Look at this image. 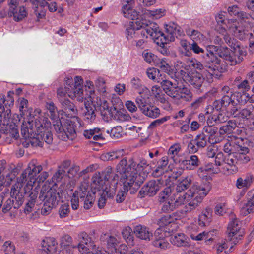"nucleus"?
I'll return each instance as SVG.
<instances>
[{
    "instance_id": "f257e3e1",
    "label": "nucleus",
    "mask_w": 254,
    "mask_h": 254,
    "mask_svg": "<svg viewBox=\"0 0 254 254\" xmlns=\"http://www.w3.org/2000/svg\"><path fill=\"white\" fill-rule=\"evenodd\" d=\"M165 29V33H163L155 23H150L148 25L140 21H136L135 23L132 22L126 29V36L131 43L140 37L147 38L149 35L152 39L160 40L162 43H167L174 41L176 37L181 35L180 27L174 23L166 24Z\"/></svg>"
},
{
    "instance_id": "f03ea898",
    "label": "nucleus",
    "mask_w": 254,
    "mask_h": 254,
    "mask_svg": "<svg viewBox=\"0 0 254 254\" xmlns=\"http://www.w3.org/2000/svg\"><path fill=\"white\" fill-rule=\"evenodd\" d=\"M51 123L47 117L41 116L33 120L27 119L21 126V134L25 139L27 147H42L44 142L50 144L53 141L50 131Z\"/></svg>"
},
{
    "instance_id": "7ed1b4c3",
    "label": "nucleus",
    "mask_w": 254,
    "mask_h": 254,
    "mask_svg": "<svg viewBox=\"0 0 254 254\" xmlns=\"http://www.w3.org/2000/svg\"><path fill=\"white\" fill-rule=\"evenodd\" d=\"M66 94L72 99H76L79 102L83 101V80L81 77L76 76L74 82L72 78H66L65 87H59L57 91V98L64 115L68 118H72L75 116L77 110L74 104L67 98Z\"/></svg>"
},
{
    "instance_id": "20e7f679",
    "label": "nucleus",
    "mask_w": 254,
    "mask_h": 254,
    "mask_svg": "<svg viewBox=\"0 0 254 254\" xmlns=\"http://www.w3.org/2000/svg\"><path fill=\"white\" fill-rule=\"evenodd\" d=\"M127 165V160L126 158L123 159L117 165L116 170L121 175L120 182L123 183V190H129L132 189L134 191L143 182L144 177L130 170Z\"/></svg>"
},
{
    "instance_id": "39448f33",
    "label": "nucleus",
    "mask_w": 254,
    "mask_h": 254,
    "mask_svg": "<svg viewBox=\"0 0 254 254\" xmlns=\"http://www.w3.org/2000/svg\"><path fill=\"white\" fill-rule=\"evenodd\" d=\"M222 98L220 100H216L214 101L212 105H208L205 109L206 114L212 113L214 109L217 111L228 110L229 113H234L236 110L234 106L237 104L235 102L236 94L232 90H231L228 86H223L220 92Z\"/></svg>"
},
{
    "instance_id": "423d86ee",
    "label": "nucleus",
    "mask_w": 254,
    "mask_h": 254,
    "mask_svg": "<svg viewBox=\"0 0 254 254\" xmlns=\"http://www.w3.org/2000/svg\"><path fill=\"white\" fill-rule=\"evenodd\" d=\"M117 176L115 175L114 177V181L113 184V187L108 188V187L104 188L105 184V181H104L100 174L94 175L92 177V186L94 189L99 191L100 197L98 199V206L99 208L101 209L105 206L107 197L113 198L117 188Z\"/></svg>"
},
{
    "instance_id": "0eeeda50",
    "label": "nucleus",
    "mask_w": 254,
    "mask_h": 254,
    "mask_svg": "<svg viewBox=\"0 0 254 254\" xmlns=\"http://www.w3.org/2000/svg\"><path fill=\"white\" fill-rule=\"evenodd\" d=\"M42 166L36 165L34 162L29 163L27 167L22 172L17 181L23 185H25V192L33 188L36 183L37 175L42 170Z\"/></svg>"
},
{
    "instance_id": "6e6552de",
    "label": "nucleus",
    "mask_w": 254,
    "mask_h": 254,
    "mask_svg": "<svg viewBox=\"0 0 254 254\" xmlns=\"http://www.w3.org/2000/svg\"><path fill=\"white\" fill-rule=\"evenodd\" d=\"M230 50L227 47H221L217 49L218 56L223 58L227 64L235 65L240 63L243 60L245 55V52L241 49L240 47L233 49Z\"/></svg>"
},
{
    "instance_id": "1a4fd4ad",
    "label": "nucleus",
    "mask_w": 254,
    "mask_h": 254,
    "mask_svg": "<svg viewBox=\"0 0 254 254\" xmlns=\"http://www.w3.org/2000/svg\"><path fill=\"white\" fill-rule=\"evenodd\" d=\"M54 127L58 137L63 140H72L76 136V126L72 121L67 120L63 126L60 121H57Z\"/></svg>"
},
{
    "instance_id": "9d476101",
    "label": "nucleus",
    "mask_w": 254,
    "mask_h": 254,
    "mask_svg": "<svg viewBox=\"0 0 254 254\" xmlns=\"http://www.w3.org/2000/svg\"><path fill=\"white\" fill-rule=\"evenodd\" d=\"M127 166L130 170H132L138 175L144 177V179L152 170L150 164L148 163L147 160L143 158L140 159L138 161H135L133 158H131L127 161Z\"/></svg>"
},
{
    "instance_id": "9b49d317",
    "label": "nucleus",
    "mask_w": 254,
    "mask_h": 254,
    "mask_svg": "<svg viewBox=\"0 0 254 254\" xmlns=\"http://www.w3.org/2000/svg\"><path fill=\"white\" fill-rule=\"evenodd\" d=\"M171 194L172 190L170 187H166L159 193L158 200L161 205V210L164 212H170L176 208L173 203Z\"/></svg>"
},
{
    "instance_id": "f8f14e48",
    "label": "nucleus",
    "mask_w": 254,
    "mask_h": 254,
    "mask_svg": "<svg viewBox=\"0 0 254 254\" xmlns=\"http://www.w3.org/2000/svg\"><path fill=\"white\" fill-rule=\"evenodd\" d=\"M57 191L55 189L44 185L41 190L39 199L48 205H56L57 203Z\"/></svg>"
},
{
    "instance_id": "ddd939ff",
    "label": "nucleus",
    "mask_w": 254,
    "mask_h": 254,
    "mask_svg": "<svg viewBox=\"0 0 254 254\" xmlns=\"http://www.w3.org/2000/svg\"><path fill=\"white\" fill-rule=\"evenodd\" d=\"M212 189L211 184L210 182L205 180L200 185H194L190 189L189 194L195 195L203 200V198L208 194Z\"/></svg>"
},
{
    "instance_id": "4468645a",
    "label": "nucleus",
    "mask_w": 254,
    "mask_h": 254,
    "mask_svg": "<svg viewBox=\"0 0 254 254\" xmlns=\"http://www.w3.org/2000/svg\"><path fill=\"white\" fill-rule=\"evenodd\" d=\"M72 238L68 234L62 236L60 240L61 250L58 254H73V251L76 250V246L72 245Z\"/></svg>"
},
{
    "instance_id": "2eb2a0df",
    "label": "nucleus",
    "mask_w": 254,
    "mask_h": 254,
    "mask_svg": "<svg viewBox=\"0 0 254 254\" xmlns=\"http://www.w3.org/2000/svg\"><path fill=\"white\" fill-rule=\"evenodd\" d=\"M163 179L152 180L146 183L140 191V193L149 196L154 195L160 189L161 185L164 184Z\"/></svg>"
},
{
    "instance_id": "dca6fc26",
    "label": "nucleus",
    "mask_w": 254,
    "mask_h": 254,
    "mask_svg": "<svg viewBox=\"0 0 254 254\" xmlns=\"http://www.w3.org/2000/svg\"><path fill=\"white\" fill-rule=\"evenodd\" d=\"M228 238L233 243L236 244L241 239L242 233L240 232V226L237 219L232 220L228 226Z\"/></svg>"
},
{
    "instance_id": "f3484780",
    "label": "nucleus",
    "mask_w": 254,
    "mask_h": 254,
    "mask_svg": "<svg viewBox=\"0 0 254 254\" xmlns=\"http://www.w3.org/2000/svg\"><path fill=\"white\" fill-rule=\"evenodd\" d=\"M78 237L79 243L77 245H76V250L80 252L85 253L87 251V247L91 248L95 247V245L94 244L91 238L89 236L87 233L81 232L79 233Z\"/></svg>"
},
{
    "instance_id": "a211bd4d",
    "label": "nucleus",
    "mask_w": 254,
    "mask_h": 254,
    "mask_svg": "<svg viewBox=\"0 0 254 254\" xmlns=\"http://www.w3.org/2000/svg\"><path fill=\"white\" fill-rule=\"evenodd\" d=\"M157 80V83H160L166 94L172 98L173 95L175 94V92H176V90L179 86L178 84L167 79L165 77V75L163 77L158 78Z\"/></svg>"
},
{
    "instance_id": "6ab92c4d",
    "label": "nucleus",
    "mask_w": 254,
    "mask_h": 254,
    "mask_svg": "<svg viewBox=\"0 0 254 254\" xmlns=\"http://www.w3.org/2000/svg\"><path fill=\"white\" fill-rule=\"evenodd\" d=\"M238 23L236 21L232 19L229 20L227 21V27L230 32L232 33L235 36L242 40L245 38L247 31L244 30L242 27L238 26ZM250 26L251 25L249 23L248 29H249ZM248 31H249V29H248Z\"/></svg>"
},
{
    "instance_id": "aec40b11",
    "label": "nucleus",
    "mask_w": 254,
    "mask_h": 254,
    "mask_svg": "<svg viewBox=\"0 0 254 254\" xmlns=\"http://www.w3.org/2000/svg\"><path fill=\"white\" fill-rule=\"evenodd\" d=\"M167 232L161 228L157 229L155 232L153 245L161 249H166L169 246L166 238Z\"/></svg>"
},
{
    "instance_id": "412c9836",
    "label": "nucleus",
    "mask_w": 254,
    "mask_h": 254,
    "mask_svg": "<svg viewBox=\"0 0 254 254\" xmlns=\"http://www.w3.org/2000/svg\"><path fill=\"white\" fill-rule=\"evenodd\" d=\"M247 201L241 209V214L246 216L254 212V189L248 191L246 195Z\"/></svg>"
},
{
    "instance_id": "4be33fe9",
    "label": "nucleus",
    "mask_w": 254,
    "mask_h": 254,
    "mask_svg": "<svg viewBox=\"0 0 254 254\" xmlns=\"http://www.w3.org/2000/svg\"><path fill=\"white\" fill-rule=\"evenodd\" d=\"M218 128L213 125L205 126L202 130V133H206L209 136L208 141L210 144H214L220 142L222 140V137L218 136L217 132Z\"/></svg>"
},
{
    "instance_id": "5701e85b",
    "label": "nucleus",
    "mask_w": 254,
    "mask_h": 254,
    "mask_svg": "<svg viewBox=\"0 0 254 254\" xmlns=\"http://www.w3.org/2000/svg\"><path fill=\"white\" fill-rule=\"evenodd\" d=\"M223 169L230 174H233L238 171L237 159L234 152L226 154Z\"/></svg>"
},
{
    "instance_id": "b1692460",
    "label": "nucleus",
    "mask_w": 254,
    "mask_h": 254,
    "mask_svg": "<svg viewBox=\"0 0 254 254\" xmlns=\"http://www.w3.org/2000/svg\"><path fill=\"white\" fill-rule=\"evenodd\" d=\"M84 105L85 110L83 113L84 120L87 123L91 124L94 122L96 119V115L95 112L96 108L94 106H91L89 101L86 98Z\"/></svg>"
},
{
    "instance_id": "393cba45",
    "label": "nucleus",
    "mask_w": 254,
    "mask_h": 254,
    "mask_svg": "<svg viewBox=\"0 0 254 254\" xmlns=\"http://www.w3.org/2000/svg\"><path fill=\"white\" fill-rule=\"evenodd\" d=\"M175 94L172 98L177 100L190 101L192 98V94L190 90L185 86H178Z\"/></svg>"
},
{
    "instance_id": "a878e982",
    "label": "nucleus",
    "mask_w": 254,
    "mask_h": 254,
    "mask_svg": "<svg viewBox=\"0 0 254 254\" xmlns=\"http://www.w3.org/2000/svg\"><path fill=\"white\" fill-rule=\"evenodd\" d=\"M188 238L183 233H179L171 236V243L177 247H188L190 245Z\"/></svg>"
},
{
    "instance_id": "bb28decb",
    "label": "nucleus",
    "mask_w": 254,
    "mask_h": 254,
    "mask_svg": "<svg viewBox=\"0 0 254 254\" xmlns=\"http://www.w3.org/2000/svg\"><path fill=\"white\" fill-rule=\"evenodd\" d=\"M58 243L53 237H46L41 242L43 250L47 254L54 253L57 248Z\"/></svg>"
},
{
    "instance_id": "cd10ccee",
    "label": "nucleus",
    "mask_w": 254,
    "mask_h": 254,
    "mask_svg": "<svg viewBox=\"0 0 254 254\" xmlns=\"http://www.w3.org/2000/svg\"><path fill=\"white\" fill-rule=\"evenodd\" d=\"M139 95L135 99L139 109L142 111L147 106H148V99L150 96V91L147 88H143V91L139 93Z\"/></svg>"
},
{
    "instance_id": "c85d7f7f",
    "label": "nucleus",
    "mask_w": 254,
    "mask_h": 254,
    "mask_svg": "<svg viewBox=\"0 0 254 254\" xmlns=\"http://www.w3.org/2000/svg\"><path fill=\"white\" fill-rule=\"evenodd\" d=\"M97 174H100L101 177H102V179L105 181V184L104 185V188L106 187H107V186L109 185V183H110L109 185V188H110V186L113 188V184L114 181V177L115 175L117 176V179L116 180L117 181V185L118 184V181L119 177L118 175L115 174L113 172L112 169L111 167H107L106 168L105 170L102 172V173L101 174L100 173H96L94 175H96Z\"/></svg>"
},
{
    "instance_id": "c756f323",
    "label": "nucleus",
    "mask_w": 254,
    "mask_h": 254,
    "mask_svg": "<svg viewBox=\"0 0 254 254\" xmlns=\"http://www.w3.org/2000/svg\"><path fill=\"white\" fill-rule=\"evenodd\" d=\"M187 194L188 196V200L186 202L188 203L185 205L184 209L186 212H190L195 209L199 204L202 202V200L195 195H190L189 191H187Z\"/></svg>"
},
{
    "instance_id": "7c9ffc66",
    "label": "nucleus",
    "mask_w": 254,
    "mask_h": 254,
    "mask_svg": "<svg viewBox=\"0 0 254 254\" xmlns=\"http://www.w3.org/2000/svg\"><path fill=\"white\" fill-rule=\"evenodd\" d=\"M237 152H234L235 158L237 159V165L239 163H247L250 160V158L247 155L249 152L247 147H242L240 145L237 146Z\"/></svg>"
},
{
    "instance_id": "2f4dec72",
    "label": "nucleus",
    "mask_w": 254,
    "mask_h": 254,
    "mask_svg": "<svg viewBox=\"0 0 254 254\" xmlns=\"http://www.w3.org/2000/svg\"><path fill=\"white\" fill-rule=\"evenodd\" d=\"M196 69L202 70V74L205 76L206 79L209 82L212 81L213 76L215 74V67L212 65L207 66L204 68L202 64L197 61L194 67Z\"/></svg>"
},
{
    "instance_id": "473e14b6",
    "label": "nucleus",
    "mask_w": 254,
    "mask_h": 254,
    "mask_svg": "<svg viewBox=\"0 0 254 254\" xmlns=\"http://www.w3.org/2000/svg\"><path fill=\"white\" fill-rule=\"evenodd\" d=\"M182 164L188 170H194L200 165V161L197 155H191L182 161Z\"/></svg>"
},
{
    "instance_id": "72a5a7b5",
    "label": "nucleus",
    "mask_w": 254,
    "mask_h": 254,
    "mask_svg": "<svg viewBox=\"0 0 254 254\" xmlns=\"http://www.w3.org/2000/svg\"><path fill=\"white\" fill-rule=\"evenodd\" d=\"M135 236L142 240H150L152 237V233L146 227L139 225L136 226L134 229Z\"/></svg>"
},
{
    "instance_id": "f704fd0d",
    "label": "nucleus",
    "mask_w": 254,
    "mask_h": 254,
    "mask_svg": "<svg viewBox=\"0 0 254 254\" xmlns=\"http://www.w3.org/2000/svg\"><path fill=\"white\" fill-rule=\"evenodd\" d=\"M103 132V129L96 127L93 129L84 130L83 135L87 139H91L92 138L94 141L102 140L104 139L102 135Z\"/></svg>"
},
{
    "instance_id": "c9c22d12",
    "label": "nucleus",
    "mask_w": 254,
    "mask_h": 254,
    "mask_svg": "<svg viewBox=\"0 0 254 254\" xmlns=\"http://www.w3.org/2000/svg\"><path fill=\"white\" fill-rule=\"evenodd\" d=\"M189 78L188 81L195 88L199 89L206 77L203 74L196 72H193Z\"/></svg>"
},
{
    "instance_id": "e433bc0d",
    "label": "nucleus",
    "mask_w": 254,
    "mask_h": 254,
    "mask_svg": "<svg viewBox=\"0 0 254 254\" xmlns=\"http://www.w3.org/2000/svg\"><path fill=\"white\" fill-rule=\"evenodd\" d=\"M168 164V157L164 156L158 162L157 168L153 171L152 175L154 177H158L162 175L166 172V167Z\"/></svg>"
},
{
    "instance_id": "4c0bfd02",
    "label": "nucleus",
    "mask_w": 254,
    "mask_h": 254,
    "mask_svg": "<svg viewBox=\"0 0 254 254\" xmlns=\"http://www.w3.org/2000/svg\"><path fill=\"white\" fill-rule=\"evenodd\" d=\"M212 210L209 207H207L199 216V225L201 227L208 225L211 221L212 216Z\"/></svg>"
},
{
    "instance_id": "58836bf2",
    "label": "nucleus",
    "mask_w": 254,
    "mask_h": 254,
    "mask_svg": "<svg viewBox=\"0 0 254 254\" xmlns=\"http://www.w3.org/2000/svg\"><path fill=\"white\" fill-rule=\"evenodd\" d=\"M39 189V187L37 186L34 190H32V189L31 190H29L27 191L26 193L28 191L30 192L28 198V202L26 203V210L27 211L30 212L31 211L32 208L34 206L36 200L37 198Z\"/></svg>"
},
{
    "instance_id": "ea45409f",
    "label": "nucleus",
    "mask_w": 254,
    "mask_h": 254,
    "mask_svg": "<svg viewBox=\"0 0 254 254\" xmlns=\"http://www.w3.org/2000/svg\"><path fill=\"white\" fill-rule=\"evenodd\" d=\"M122 12L125 17L132 20L136 19V21H139L138 20L139 12L131 7L129 2H127V4L123 6Z\"/></svg>"
},
{
    "instance_id": "a19ab883",
    "label": "nucleus",
    "mask_w": 254,
    "mask_h": 254,
    "mask_svg": "<svg viewBox=\"0 0 254 254\" xmlns=\"http://www.w3.org/2000/svg\"><path fill=\"white\" fill-rule=\"evenodd\" d=\"M234 107L236 109V110L234 112V113H229L228 112V110L226 111L229 115H232L234 117H240L243 119L246 118L247 119L251 114L253 109L252 107H247L242 109L240 111H238L239 107L237 106V104H235L234 106Z\"/></svg>"
},
{
    "instance_id": "79ce46f5",
    "label": "nucleus",
    "mask_w": 254,
    "mask_h": 254,
    "mask_svg": "<svg viewBox=\"0 0 254 254\" xmlns=\"http://www.w3.org/2000/svg\"><path fill=\"white\" fill-rule=\"evenodd\" d=\"M154 65L168 74L172 72L170 62L166 58H158Z\"/></svg>"
},
{
    "instance_id": "37998d69",
    "label": "nucleus",
    "mask_w": 254,
    "mask_h": 254,
    "mask_svg": "<svg viewBox=\"0 0 254 254\" xmlns=\"http://www.w3.org/2000/svg\"><path fill=\"white\" fill-rule=\"evenodd\" d=\"M188 196L187 192L181 193V192H177L173 195H171V197H172L173 203L175 205V208H176L184 205L188 200Z\"/></svg>"
},
{
    "instance_id": "c03bdc74",
    "label": "nucleus",
    "mask_w": 254,
    "mask_h": 254,
    "mask_svg": "<svg viewBox=\"0 0 254 254\" xmlns=\"http://www.w3.org/2000/svg\"><path fill=\"white\" fill-rule=\"evenodd\" d=\"M141 112L145 116L151 118H156L160 115V109L154 106L150 105L147 106Z\"/></svg>"
},
{
    "instance_id": "a18cd8bd",
    "label": "nucleus",
    "mask_w": 254,
    "mask_h": 254,
    "mask_svg": "<svg viewBox=\"0 0 254 254\" xmlns=\"http://www.w3.org/2000/svg\"><path fill=\"white\" fill-rule=\"evenodd\" d=\"M191 176H187L182 179L177 184L176 187V190L177 192H181L182 191L187 189L192 183Z\"/></svg>"
},
{
    "instance_id": "49530a36",
    "label": "nucleus",
    "mask_w": 254,
    "mask_h": 254,
    "mask_svg": "<svg viewBox=\"0 0 254 254\" xmlns=\"http://www.w3.org/2000/svg\"><path fill=\"white\" fill-rule=\"evenodd\" d=\"M254 180V177L251 174H248L244 179L241 177L238 178L236 185L239 189L249 187Z\"/></svg>"
},
{
    "instance_id": "de8ad7c7",
    "label": "nucleus",
    "mask_w": 254,
    "mask_h": 254,
    "mask_svg": "<svg viewBox=\"0 0 254 254\" xmlns=\"http://www.w3.org/2000/svg\"><path fill=\"white\" fill-rule=\"evenodd\" d=\"M23 185L19 182H17L12 186L10 190V196L15 198L17 201H19L22 198V195L20 193V190L23 187Z\"/></svg>"
},
{
    "instance_id": "09e8293b",
    "label": "nucleus",
    "mask_w": 254,
    "mask_h": 254,
    "mask_svg": "<svg viewBox=\"0 0 254 254\" xmlns=\"http://www.w3.org/2000/svg\"><path fill=\"white\" fill-rule=\"evenodd\" d=\"M230 116H232L228 115L225 111V113H220L217 116H212L211 119L209 117L207 119V123L208 125L212 124L213 123L212 120H213L216 124L224 123L228 120V118Z\"/></svg>"
},
{
    "instance_id": "8fccbe9b",
    "label": "nucleus",
    "mask_w": 254,
    "mask_h": 254,
    "mask_svg": "<svg viewBox=\"0 0 254 254\" xmlns=\"http://www.w3.org/2000/svg\"><path fill=\"white\" fill-rule=\"evenodd\" d=\"M100 240L102 242L106 243L108 248L115 249L116 245L118 243L117 239L108 234H104L101 236Z\"/></svg>"
},
{
    "instance_id": "3c124183",
    "label": "nucleus",
    "mask_w": 254,
    "mask_h": 254,
    "mask_svg": "<svg viewBox=\"0 0 254 254\" xmlns=\"http://www.w3.org/2000/svg\"><path fill=\"white\" fill-rule=\"evenodd\" d=\"M236 97L237 98L235 100V102L237 103V106L238 103L241 104H244L247 103V101H249L251 103L254 102V97L253 95L250 97L249 95L246 92H240L235 93Z\"/></svg>"
},
{
    "instance_id": "603ef678",
    "label": "nucleus",
    "mask_w": 254,
    "mask_h": 254,
    "mask_svg": "<svg viewBox=\"0 0 254 254\" xmlns=\"http://www.w3.org/2000/svg\"><path fill=\"white\" fill-rule=\"evenodd\" d=\"M111 117L121 122L125 121L128 119V116L123 110H117L115 107H113V111L110 116V118Z\"/></svg>"
},
{
    "instance_id": "864d4df0",
    "label": "nucleus",
    "mask_w": 254,
    "mask_h": 254,
    "mask_svg": "<svg viewBox=\"0 0 254 254\" xmlns=\"http://www.w3.org/2000/svg\"><path fill=\"white\" fill-rule=\"evenodd\" d=\"M27 14L25 8L23 6H20L15 8L14 14L11 15L7 12V15L9 17H13V20L15 21H19L22 20Z\"/></svg>"
},
{
    "instance_id": "5fc2aeb1",
    "label": "nucleus",
    "mask_w": 254,
    "mask_h": 254,
    "mask_svg": "<svg viewBox=\"0 0 254 254\" xmlns=\"http://www.w3.org/2000/svg\"><path fill=\"white\" fill-rule=\"evenodd\" d=\"M228 11L230 15L237 16L241 19H248L249 17V15L246 13L241 11L238 6L236 5L229 6L228 8Z\"/></svg>"
},
{
    "instance_id": "6e6d98bb",
    "label": "nucleus",
    "mask_w": 254,
    "mask_h": 254,
    "mask_svg": "<svg viewBox=\"0 0 254 254\" xmlns=\"http://www.w3.org/2000/svg\"><path fill=\"white\" fill-rule=\"evenodd\" d=\"M237 123L232 120L229 121L225 125L222 126L219 129L220 135H223L225 133L229 134L236 127Z\"/></svg>"
},
{
    "instance_id": "4d7b16f0",
    "label": "nucleus",
    "mask_w": 254,
    "mask_h": 254,
    "mask_svg": "<svg viewBox=\"0 0 254 254\" xmlns=\"http://www.w3.org/2000/svg\"><path fill=\"white\" fill-rule=\"evenodd\" d=\"M122 155L121 151H115L112 152H108L103 153L100 158L104 161H112L116 159H118Z\"/></svg>"
},
{
    "instance_id": "13d9d810",
    "label": "nucleus",
    "mask_w": 254,
    "mask_h": 254,
    "mask_svg": "<svg viewBox=\"0 0 254 254\" xmlns=\"http://www.w3.org/2000/svg\"><path fill=\"white\" fill-rule=\"evenodd\" d=\"M204 61L209 64H219L220 60L212 52H209L207 50L204 55H203Z\"/></svg>"
},
{
    "instance_id": "bf43d9fd",
    "label": "nucleus",
    "mask_w": 254,
    "mask_h": 254,
    "mask_svg": "<svg viewBox=\"0 0 254 254\" xmlns=\"http://www.w3.org/2000/svg\"><path fill=\"white\" fill-rule=\"evenodd\" d=\"M239 140L242 141L239 138H235V141L232 140L231 141L227 142L224 146V151L228 154L237 151V148L236 146L239 145L237 144L239 143Z\"/></svg>"
},
{
    "instance_id": "052dcab7",
    "label": "nucleus",
    "mask_w": 254,
    "mask_h": 254,
    "mask_svg": "<svg viewBox=\"0 0 254 254\" xmlns=\"http://www.w3.org/2000/svg\"><path fill=\"white\" fill-rule=\"evenodd\" d=\"M151 93L158 101L161 103L165 102V98L164 94L159 86L157 85L152 86Z\"/></svg>"
},
{
    "instance_id": "680f3d73",
    "label": "nucleus",
    "mask_w": 254,
    "mask_h": 254,
    "mask_svg": "<svg viewBox=\"0 0 254 254\" xmlns=\"http://www.w3.org/2000/svg\"><path fill=\"white\" fill-rule=\"evenodd\" d=\"M165 13V10L163 9H157L154 10H146L145 14L153 19H157L163 17Z\"/></svg>"
},
{
    "instance_id": "e2e57ef3",
    "label": "nucleus",
    "mask_w": 254,
    "mask_h": 254,
    "mask_svg": "<svg viewBox=\"0 0 254 254\" xmlns=\"http://www.w3.org/2000/svg\"><path fill=\"white\" fill-rule=\"evenodd\" d=\"M101 106V113L105 120H108L113 111V107L109 108L108 103L106 101H102Z\"/></svg>"
},
{
    "instance_id": "0e129e2a",
    "label": "nucleus",
    "mask_w": 254,
    "mask_h": 254,
    "mask_svg": "<svg viewBox=\"0 0 254 254\" xmlns=\"http://www.w3.org/2000/svg\"><path fill=\"white\" fill-rule=\"evenodd\" d=\"M146 74L149 78L157 82V79L158 78L163 77L165 75L163 73H161L158 69L155 68H150L147 69Z\"/></svg>"
},
{
    "instance_id": "69168bd1",
    "label": "nucleus",
    "mask_w": 254,
    "mask_h": 254,
    "mask_svg": "<svg viewBox=\"0 0 254 254\" xmlns=\"http://www.w3.org/2000/svg\"><path fill=\"white\" fill-rule=\"evenodd\" d=\"M0 249L4 254H12L14 253L15 246L11 241H6L2 245Z\"/></svg>"
},
{
    "instance_id": "338daca9",
    "label": "nucleus",
    "mask_w": 254,
    "mask_h": 254,
    "mask_svg": "<svg viewBox=\"0 0 254 254\" xmlns=\"http://www.w3.org/2000/svg\"><path fill=\"white\" fill-rule=\"evenodd\" d=\"M194 141L195 142L196 145L199 148H203L207 145V138L205 134L201 133L196 136Z\"/></svg>"
},
{
    "instance_id": "774afa93",
    "label": "nucleus",
    "mask_w": 254,
    "mask_h": 254,
    "mask_svg": "<svg viewBox=\"0 0 254 254\" xmlns=\"http://www.w3.org/2000/svg\"><path fill=\"white\" fill-rule=\"evenodd\" d=\"M142 57L144 61L147 63L154 65L158 59L157 56L150 52L144 51L142 53Z\"/></svg>"
}]
</instances>
